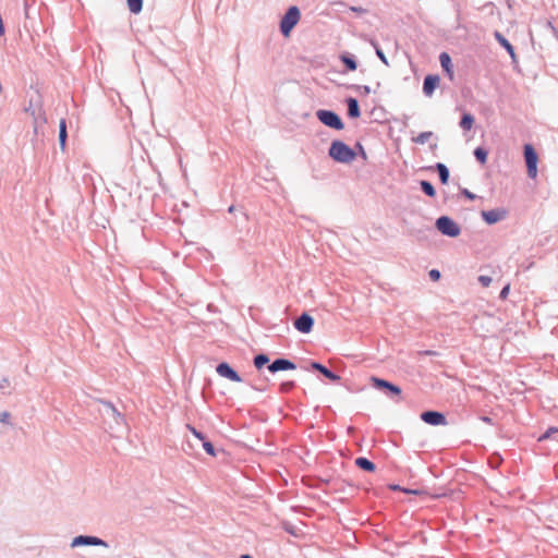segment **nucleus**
I'll return each mask as SVG.
<instances>
[{
    "mask_svg": "<svg viewBox=\"0 0 558 558\" xmlns=\"http://www.w3.org/2000/svg\"><path fill=\"white\" fill-rule=\"evenodd\" d=\"M507 215H508L507 209H505L502 207H498V208L490 209V210H483L481 213L483 220L487 225H495V223L504 220L507 217Z\"/></svg>",
    "mask_w": 558,
    "mask_h": 558,
    "instance_id": "0eeeda50",
    "label": "nucleus"
},
{
    "mask_svg": "<svg viewBox=\"0 0 558 558\" xmlns=\"http://www.w3.org/2000/svg\"><path fill=\"white\" fill-rule=\"evenodd\" d=\"M422 191L429 197H434L436 195V190L434 185L429 181L422 180L420 182Z\"/></svg>",
    "mask_w": 558,
    "mask_h": 558,
    "instance_id": "412c9836",
    "label": "nucleus"
},
{
    "mask_svg": "<svg viewBox=\"0 0 558 558\" xmlns=\"http://www.w3.org/2000/svg\"><path fill=\"white\" fill-rule=\"evenodd\" d=\"M474 124V117L471 113H464L460 121V126L464 131H470Z\"/></svg>",
    "mask_w": 558,
    "mask_h": 558,
    "instance_id": "6ab92c4d",
    "label": "nucleus"
},
{
    "mask_svg": "<svg viewBox=\"0 0 558 558\" xmlns=\"http://www.w3.org/2000/svg\"><path fill=\"white\" fill-rule=\"evenodd\" d=\"M435 168L438 172L439 180H440L441 184H447L449 181V177H450L448 167L445 163L437 162Z\"/></svg>",
    "mask_w": 558,
    "mask_h": 558,
    "instance_id": "f3484780",
    "label": "nucleus"
},
{
    "mask_svg": "<svg viewBox=\"0 0 558 558\" xmlns=\"http://www.w3.org/2000/svg\"><path fill=\"white\" fill-rule=\"evenodd\" d=\"M461 194L464 195L470 201H474L477 197L474 193H472L468 189H462Z\"/></svg>",
    "mask_w": 558,
    "mask_h": 558,
    "instance_id": "72a5a7b5",
    "label": "nucleus"
},
{
    "mask_svg": "<svg viewBox=\"0 0 558 558\" xmlns=\"http://www.w3.org/2000/svg\"><path fill=\"white\" fill-rule=\"evenodd\" d=\"M282 527L290 534L294 535V536H298V532H296V529H294L292 525L288 524V523H284L282 525Z\"/></svg>",
    "mask_w": 558,
    "mask_h": 558,
    "instance_id": "f704fd0d",
    "label": "nucleus"
},
{
    "mask_svg": "<svg viewBox=\"0 0 558 558\" xmlns=\"http://www.w3.org/2000/svg\"><path fill=\"white\" fill-rule=\"evenodd\" d=\"M547 26L550 27L551 29H554L551 22H547Z\"/></svg>",
    "mask_w": 558,
    "mask_h": 558,
    "instance_id": "09e8293b",
    "label": "nucleus"
},
{
    "mask_svg": "<svg viewBox=\"0 0 558 558\" xmlns=\"http://www.w3.org/2000/svg\"><path fill=\"white\" fill-rule=\"evenodd\" d=\"M281 391L289 390L293 387V381L282 383L280 384Z\"/></svg>",
    "mask_w": 558,
    "mask_h": 558,
    "instance_id": "58836bf2",
    "label": "nucleus"
},
{
    "mask_svg": "<svg viewBox=\"0 0 558 558\" xmlns=\"http://www.w3.org/2000/svg\"><path fill=\"white\" fill-rule=\"evenodd\" d=\"M374 46H375V49H376L377 57L381 60V62L384 64L389 65V62H388L384 51L377 45L374 44Z\"/></svg>",
    "mask_w": 558,
    "mask_h": 558,
    "instance_id": "c85d7f7f",
    "label": "nucleus"
},
{
    "mask_svg": "<svg viewBox=\"0 0 558 558\" xmlns=\"http://www.w3.org/2000/svg\"><path fill=\"white\" fill-rule=\"evenodd\" d=\"M487 155H488V151L484 147H476L474 149V157L482 165L486 163Z\"/></svg>",
    "mask_w": 558,
    "mask_h": 558,
    "instance_id": "4be33fe9",
    "label": "nucleus"
},
{
    "mask_svg": "<svg viewBox=\"0 0 558 558\" xmlns=\"http://www.w3.org/2000/svg\"><path fill=\"white\" fill-rule=\"evenodd\" d=\"M496 40L502 46L507 52L509 53L510 58L514 61L515 60V51L513 46L509 43V40L499 32H495L494 34Z\"/></svg>",
    "mask_w": 558,
    "mask_h": 558,
    "instance_id": "4468645a",
    "label": "nucleus"
},
{
    "mask_svg": "<svg viewBox=\"0 0 558 558\" xmlns=\"http://www.w3.org/2000/svg\"><path fill=\"white\" fill-rule=\"evenodd\" d=\"M402 490L408 494H420V490H411V489H402Z\"/></svg>",
    "mask_w": 558,
    "mask_h": 558,
    "instance_id": "c03bdc74",
    "label": "nucleus"
},
{
    "mask_svg": "<svg viewBox=\"0 0 558 558\" xmlns=\"http://www.w3.org/2000/svg\"><path fill=\"white\" fill-rule=\"evenodd\" d=\"M80 545H106L104 541L94 536H77L73 539L72 546Z\"/></svg>",
    "mask_w": 558,
    "mask_h": 558,
    "instance_id": "ddd939ff",
    "label": "nucleus"
},
{
    "mask_svg": "<svg viewBox=\"0 0 558 558\" xmlns=\"http://www.w3.org/2000/svg\"><path fill=\"white\" fill-rule=\"evenodd\" d=\"M301 20V11L298 5H291L283 16H281V35L290 37L293 28L299 24Z\"/></svg>",
    "mask_w": 558,
    "mask_h": 558,
    "instance_id": "f03ea898",
    "label": "nucleus"
},
{
    "mask_svg": "<svg viewBox=\"0 0 558 558\" xmlns=\"http://www.w3.org/2000/svg\"><path fill=\"white\" fill-rule=\"evenodd\" d=\"M355 147L357 148V150H359V153H360L361 157H362L363 159H366V158H367V155H366V153H365V150H364L363 145H362L361 143H356Z\"/></svg>",
    "mask_w": 558,
    "mask_h": 558,
    "instance_id": "4c0bfd02",
    "label": "nucleus"
},
{
    "mask_svg": "<svg viewBox=\"0 0 558 558\" xmlns=\"http://www.w3.org/2000/svg\"><path fill=\"white\" fill-rule=\"evenodd\" d=\"M126 2H128L129 10L132 13L137 14L142 11L143 0H126Z\"/></svg>",
    "mask_w": 558,
    "mask_h": 558,
    "instance_id": "b1692460",
    "label": "nucleus"
},
{
    "mask_svg": "<svg viewBox=\"0 0 558 558\" xmlns=\"http://www.w3.org/2000/svg\"><path fill=\"white\" fill-rule=\"evenodd\" d=\"M328 154L330 158L341 163H349L356 157L355 150L339 140H336L330 144Z\"/></svg>",
    "mask_w": 558,
    "mask_h": 558,
    "instance_id": "f257e3e1",
    "label": "nucleus"
},
{
    "mask_svg": "<svg viewBox=\"0 0 558 558\" xmlns=\"http://www.w3.org/2000/svg\"><path fill=\"white\" fill-rule=\"evenodd\" d=\"M429 275V278L433 280V281H438L440 279V271L438 269H432L429 270L428 272Z\"/></svg>",
    "mask_w": 558,
    "mask_h": 558,
    "instance_id": "473e14b6",
    "label": "nucleus"
},
{
    "mask_svg": "<svg viewBox=\"0 0 558 558\" xmlns=\"http://www.w3.org/2000/svg\"><path fill=\"white\" fill-rule=\"evenodd\" d=\"M186 428L199 440L204 441L205 437L202 433L197 432L192 425H186Z\"/></svg>",
    "mask_w": 558,
    "mask_h": 558,
    "instance_id": "2f4dec72",
    "label": "nucleus"
},
{
    "mask_svg": "<svg viewBox=\"0 0 558 558\" xmlns=\"http://www.w3.org/2000/svg\"><path fill=\"white\" fill-rule=\"evenodd\" d=\"M316 117L324 125L330 129L340 131L344 128L340 116L332 110L320 109L316 112Z\"/></svg>",
    "mask_w": 558,
    "mask_h": 558,
    "instance_id": "20e7f679",
    "label": "nucleus"
},
{
    "mask_svg": "<svg viewBox=\"0 0 558 558\" xmlns=\"http://www.w3.org/2000/svg\"><path fill=\"white\" fill-rule=\"evenodd\" d=\"M422 353L425 354V355H435L436 354L435 351H430V350H426V351H424Z\"/></svg>",
    "mask_w": 558,
    "mask_h": 558,
    "instance_id": "37998d69",
    "label": "nucleus"
},
{
    "mask_svg": "<svg viewBox=\"0 0 558 558\" xmlns=\"http://www.w3.org/2000/svg\"><path fill=\"white\" fill-rule=\"evenodd\" d=\"M433 132L430 131H425V132H422L420 133L416 137H414L412 141L415 143V144H420V145H423L425 143H427L429 141V138L433 137Z\"/></svg>",
    "mask_w": 558,
    "mask_h": 558,
    "instance_id": "5701e85b",
    "label": "nucleus"
},
{
    "mask_svg": "<svg viewBox=\"0 0 558 558\" xmlns=\"http://www.w3.org/2000/svg\"><path fill=\"white\" fill-rule=\"evenodd\" d=\"M293 325L299 332L310 333L314 326V318L308 313H303L294 320Z\"/></svg>",
    "mask_w": 558,
    "mask_h": 558,
    "instance_id": "1a4fd4ad",
    "label": "nucleus"
},
{
    "mask_svg": "<svg viewBox=\"0 0 558 558\" xmlns=\"http://www.w3.org/2000/svg\"><path fill=\"white\" fill-rule=\"evenodd\" d=\"M241 558H252L250 555H242Z\"/></svg>",
    "mask_w": 558,
    "mask_h": 558,
    "instance_id": "8fccbe9b",
    "label": "nucleus"
},
{
    "mask_svg": "<svg viewBox=\"0 0 558 558\" xmlns=\"http://www.w3.org/2000/svg\"><path fill=\"white\" fill-rule=\"evenodd\" d=\"M268 362H269V359L264 354H259V355L255 356V359H254V365L257 369H260L262 367H264Z\"/></svg>",
    "mask_w": 558,
    "mask_h": 558,
    "instance_id": "bb28decb",
    "label": "nucleus"
},
{
    "mask_svg": "<svg viewBox=\"0 0 558 558\" xmlns=\"http://www.w3.org/2000/svg\"><path fill=\"white\" fill-rule=\"evenodd\" d=\"M342 62L345 64L347 69L350 71H355L357 68V62L353 57L349 56H342L341 57Z\"/></svg>",
    "mask_w": 558,
    "mask_h": 558,
    "instance_id": "a878e982",
    "label": "nucleus"
},
{
    "mask_svg": "<svg viewBox=\"0 0 558 558\" xmlns=\"http://www.w3.org/2000/svg\"><path fill=\"white\" fill-rule=\"evenodd\" d=\"M216 371L221 377H226L231 381L240 383L242 380L238 373L232 369L228 363H220Z\"/></svg>",
    "mask_w": 558,
    "mask_h": 558,
    "instance_id": "9d476101",
    "label": "nucleus"
},
{
    "mask_svg": "<svg viewBox=\"0 0 558 558\" xmlns=\"http://www.w3.org/2000/svg\"><path fill=\"white\" fill-rule=\"evenodd\" d=\"M311 367L314 369V371H317L319 372L320 374H323L326 378L330 379L331 381H339L340 380V376L337 375L336 373L331 372L330 369H328L325 365H323L322 363H318V362H312L311 363Z\"/></svg>",
    "mask_w": 558,
    "mask_h": 558,
    "instance_id": "f8f14e48",
    "label": "nucleus"
},
{
    "mask_svg": "<svg viewBox=\"0 0 558 558\" xmlns=\"http://www.w3.org/2000/svg\"><path fill=\"white\" fill-rule=\"evenodd\" d=\"M355 464L364 470V471H367V472H374L376 470V465L374 462H372L371 460H368L367 458L365 457H360L355 460Z\"/></svg>",
    "mask_w": 558,
    "mask_h": 558,
    "instance_id": "a211bd4d",
    "label": "nucleus"
},
{
    "mask_svg": "<svg viewBox=\"0 0 558 558\" xmlns=\"http://www.w3.org/2000/svg\"><path fill=\"white\" fill-rule=\"evenodd\" d=\"M478 282L486 288L492 283V278L489 276L482 275L478 277Z\"/></svg>",
    "mask_w": 558,
    "mask_h": 558,
    "instance_id": "7c9ffc66",
    "label": "nucleus"
},
{
    "mask_svg": "<svg viewBox=\"0 0 558 558\" xmlns=\"http://www.w3.org/2000/svg\"><path fill=\"white\" fill-rule=\"evenodd\" d=\"M275 362H277V371H279V368H280L279 359H276Z\"/></svg>",
    "mask_w": 558,
    "mask_h": 558,
    "instance_id": "de8ad7c7",
    "label": "nucleus"
},
{
    "mask_svg": "<svg viewBox=\"0 0 558 558\" xmlns=\"http://www.w3.org/2000/svg\"><path fill=\"white\" fill-rule=\"evenodd\" d=\"M282 482L284 483V485H287V484H288V481H286V480H283V478L281 477V483H282Z\"/></svg>",
    "mask_w": 558,
    "mask_h": 558,
    "instance_id": "3c124183",
    "label": "nucleus"
},
{
    "mask_svg": "<svg viewBox=\"0 0 558 558\" xmlns=\"http://www.w3.org/2000/svg\"><path fill=\"white\" fill-rule=\"evenodd\" d=\"M9 417H10V414L8 412H3L1 414V418L0 420H1V422H7Z\"/></svg>",
    "mask_w": 558,
    "mask_h": 558,
    "instance_id": "79ce46f5",
    "label": "nucleus"
},
{
    "mask_svg": "<svg viewBox=\"0 0 558 558\" xmlns=\"http://www.w3.org/2000/svg\"><path fill=\"white\" fill-rule=\"evenodd\" d=\"M295 368H296V365L292 361L281 357V372L282 371H291V369H295Z\"/></svg>",
    "mask_w": 558,
    "mask_h": 558,
    "instance_id": "cd10ccee",
    "label": "nucleus"
},
{
    "mask_svg": "<svg viewBox=\"0 0 558 558\" xmlns=\"http://www.w3.org/2000/svg\"><path fill=\"white\" fill-rule=\"evenodd\" d=\"M549 438H554L558 440V428L549 427L543 435L538 437V441H543Z\"/></svg>",
    "mask_w": 558,
    "mask_h": 558,
    "instance_id": "393cba45",
    "label": "nucleus"
},
{
    "mask_svg": "<svg viewBox=\"0 0 558 558\" xmlns=\"http://www.w3.org/2000/svg\"><path fill=\"white\" fill-rule=\"evenodd\" d=\"M360 90L363 92V94L367 95L371 93V87L368 85H363L357 87Z\"/></svg>",
    "mask_w": 558,
    "mask_h": 558,
    "instance_id": "ea45409f",
    "label": "nucleus"
},
{
    "mask_svg": "<svg viewBox=\"0 0 558 558\" xmlns=\"http://www.w3.org/2000/svg\"><path fill=\"white\" fill-rule=\"evenodd\" d=\"M347 104H348V116L352 119L359 118L361 116V110H360L357 99L350 97V98H348Z\"/></svg>",
    "mask_w": 558,
    "mask_h": 558,
    "instance_id": "dca6fc26",
    "label": "nucleus"
},
{
    "mask_svg": "<svg viewBox=\"0 0 558 558\" xmlns=\"http://www.w3.org/2000/svg\"><path fill=\"white\" fill-rule=\"evenodd\" d=\"M390 487H391V489H393V490H396V489H401V487H400L399 485H391Z\"/></svg>",
    "mask_w": 558,
    "mask_h": 558,
    "instance_id": "49530a36",
    "label": "nucleus"
},
{
    "mask_svg": "<svg viewBox=\"0 0 558 558\" xmlns=\"http://www.w3.org/2000/svg\"><path fill=\"white\" fill-rule=\"evenodd\" d=\"M59 129H60L59 130V142H60V147L63 150L65 147V141H66V124H65L64 119H62L60 121Z\"/></svg>",
    "mask_w": 558,
    "mask_h": 558,
    "instance_id": "aec40b11",
    "label": "nucleus"
},
{
    "mask_svg": "<svg viewBox=\"0 0 558 558\" xmlns=\"http://www.w3.org/2000/svg\"><path fill=\"white\" fill-rule=\"evenodd\" d=\"M421 420L432 426L446 425L447 420L444 413L438 411H425L421 414Z\"/></svg>",
    "mask_w": 558,
    "mask_h": 558,
    "instance_id": "6e6552de",
    "label": "nucleus"
},
{
    "mask_svg": "<svg viewBox=\"0 0 558 558\" xmlns=\"http://www.w3.org/2000/svg\"><path fill=\"white\" fill-rule=\"evenodd\" d=\"M482 420L484 422H486V423H490L492 422L490 417H488V416H483Z\"/></svg>",
    "mask_w": 558,
    "mask_h": 558,
    "instance_id": "a18cd8bd",
    "label": "nucleus"
},
{
    "mask_svg": "<svg viewBox=\"0 0 558 558\" xmlns=\"http://www.w3.org/2000/svg\"><path fill=\"white\" fill-rule=\"evenodd\" d=\"M350 11L357 13V14H364L367 12V10L362 7H350Z\"/></svg>",
    "mask_w": 558,
    "mask_h": 558,
    "instance_id": "e433bc0d",
    "label": "nucleus"
},
{
    "mask_svg": "<svg viewBox=\"0 0 558 558\" xmlns=\"http://www.w3.org/2000/svg\"><path fill=\"white\" fill-rule=\"evenodd\" d=\"M439 61L442 70L446 72L448 77L452 81L453 80V70L451 64V58L447 52H441L439 56Z\"/></svg>",
    "mask_w": 558,
    "mask_h": 558,
    "instance_id": "2eb2a0df",
    "label": "nucleus"
},
{
    "mask_svg": "<svg viewBox=\"0 0 558 558\" xmlns=\"http://www.w3.org/2000/svg\"><path fill=\"white\" fill-rule=\"evenodd\" d=\"M233 209H234V208H233V206H231V207L229 208V211H230V213H232V211H233Z\"/></svg>",
    "mask_w": 558,
    "mask_h": 558,
    "instance_id": "603ef678",
    "label": "nucleus"
},
{
    "mask_svg": "<svg viewBox=\"0 0 558 558\" xmlns=\"http://www.w3.org/2000/svg\"><path fill=\"white\" fill-rule=\"evenodd\" d=\"M437 230L446 236L457 238L461 233L459 225L449 216H440L435 223Z\"/></svg>",
    "mask_w": 558,
    "mask_h": 558,
    "instance_id": "7ed1b4c3",
    "label": "nucleus"
},
{
    "mask_svg": "<svg viewBox=\"0 0 558 558\" xmlns=\"http://www.w3.org/2000/svg\"><path fill=\"white\" fill-rule=\"evenodd\" d=\"M509 292H510V286L507 284L500 291V294H499L500 299L505 300L508 296Z\"/></svg>",
    "mask_w": 558,
    "mask_h": 558,
    "instance_id": "c9c22d12",
    "label": "nucleus"
},
{
    "mask_svg": "<svg viewBox=\"0 0 558 558\" xmlns=\"http://www.w3.org/2000/svg\"><path fill=\"white\" fill-rule=\"evenodd\" d=\"M203 447H204L205 451H206L208 454H210V456H215V454H216V452H215V448H214V446H213V444H211V442L204 440V441H203Z\"/></svg>",
    "mask_w": 558,
    "mask_h": 558,
    "instance_id": "c756f323",
    "label": "nucleus"
},
{
    "mask_svg": "<svg viewBox=\"0 0 558 558\" xmlns=\"http://www.w3.org/2000/svg\"><path fill=\"white\" fill-rule=\"evenodd\" d=\"M373 386L377 389H385L387 390L391 396L398 397L397 402L401 401V388L386 379L378 378V377H372L371 378Z\"/></svg>",
    "mask_w": 558,
    "mask_h": 558,
    "instance_id": "423d86ee",
    "label": "nucleus"
},
{
    "mask_svg": "<svg viewBox=\"0 0 558 558\" xmlns=\"http://www.w3.org/2000/svg\"><path fill=\"white\" fill-rule=\"evenodd\" d=\"M524 158L527 168V175L531 179H535L537 175L538 156L531 144L524 145Z\"/></svg>",
    "mask_w": 558,
    "mask_h": 558,
    "instance_id": "39448f33",
    "label": "nucleus"
},
{
    "mask_svg": "<svg viewBox=\"0 0 558 558\" xmlns=\"http://www.w3.org/2000/svg\"><path fill=\"white\" fill-rule=\"evenodd\" d=\"M268 368H269V371H270L271 373H276V372H278V371H277V362H275V361H274V362L268 366Z\"/></svg>",
    "mask_w": 558,
    "mask_h": 558,
    "instance_id": "a19ab883",
    "label": "nucleus"
},
{
    "mask_svg": "<svg viewBox=\"0 0 558 558\" xmlns=\"http://www.w3.org/2000/svg\"><path fill=\"white\" fill-rule=\"evenodd\" d=\"M438 75H427L423 83V93L425 96L430 97L439 84Z\"/></svg>",
    "mask_w": 558,
    "mask_h": 558,
    "instance_id": "9b49d317",
    "label": "nucleus"
}]
</instances>
